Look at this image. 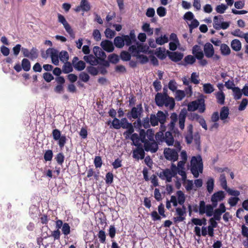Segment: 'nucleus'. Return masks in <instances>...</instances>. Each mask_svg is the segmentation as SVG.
Listing matches in <instances>:
<instances>
[{
	"instance_id": "1",
	"label": "nucleus",
	"mask_w": 248,
	"mask_h": 248,
	"mask_svg": "<svg viewBox=\"0 0 248 248\" xmlns=\"http://www.w3.org/2000/svg\"><path fill=\"white\" fill-rule=\"evenodd\" d=\"M163 90V93H158L155 95V101L156 105L159 107L165 105L166 107H169L170 109H173L175 106L174 99L170 97L167 93L164 92L165 89Z\"/></svg>"
},
{
	"instance_id": "2",
	"label": "nucleus",
	"mask_w": 248,
	"mask_h": 248,
	"mask_svg": "<svg viewBox=\"0 0 248 248\" xmlns=\"http://www.w3.org/2000/svg\"><path fill=\"white\" fill-rule=\"evenodd\" d=\"M190 170L194 177L198 178L203 171V163L201 155L193 156L190 161Z\"/></svg>"
},
{
	"instance_id": "3",
	"label": "nucleus",
	"mask_w": 248,
	"mask_h": 248,
	"mask_svg": "<svg viewBox=\"0 0 248 248\" xmlns=\"http://www.w3.org/2000/svg\"><path fill=\"white\" fill-rule=\"evenodd\" d=\"M187 110L189 111H194L198 110L200 113L204 112L205 110L204 99L199 98L190 102L187 105Z\"/></svg>"
},
{
	"instance_id": "4",
	"label": "nucleus",
	"mask_w": 248,
	"mask_h": 248,
	"mask_svg": "<svg viewBox=\"0 0 248 248\" xmlns=\"http://www.w3.org/2000/svg\"><path fill=\"white\" fill-rule=\"evenodd\" d=\"M187 132L185 139L187 144H190L193 141L196 145L199 146L200 143V136L198 133L193 135V125L189 124L187 127Z\"/></svg>"
},
{
	"instance_id": "5",
	"label": "nucleus",
	"mask_w": 248,
	"mask_h": 248,
	"mask_svg": "<svg viewBox=\"0 0 248 248\" xmlns=\"http://www.w3.org/2000/svg\"><path fill=\"white\" fill-rule=\"evenodd\" d=\"M143 112V108L141 104L137 105L136 107H133L130 111L127 113V117L129 119L132 118L136 119L140 117Z\"/></svg>"
},
{
	"instance_id": "6",
	"label": "nucleus",
	"mask_w": 248,
	"mask_h": 248,
	"mask_svg": "<svg viewBox=\"0 0 248 248\" xmlns=\"http://www.w3.org/2000/svg\"><path fill=\"white\" fill-rule=\"evenodd\" d=\"M186 207L185 205L182 206V207H177L176 208L175 215L176 217H173L174 222L175 223L183 221L186 217Z\"/></svg>"
},
{
	"instance_id": "7",
	"label": "nucleus",
	"mask_w": 248,
	"mask_h": 248,
	"mask_svg": "<svg viewBox=\"0 0 248 248\" xmlns=\"http://www.w3.org/2000/svg\"><path fill=\"white\" fill-rule=\"evenodd\" d=\"M164 154L165 158L173 162L176 161L178 158V152L175 149L166 148L164 150Z\"/></svg>"
},
{
	"instance_id": "8",
	"label": "nucleus",
	"mask_w": 248,
	"mask_h": 248,
	"mask_svg": "<svg viewBox=\"0 0 248 248\" xmlns=\"http://www.w3.org/2000/svg\"><path fill=\"white\" fill-rule=\"evenodd\" d=\"M46 53L50 57L52 62L54 65H59V53L58 50L53 48H49L46 50Z\"/></svg>"
},
{
	"instance_id": "9",
	"label": "nucleus",
	"mask_w": 248,
	"mask_h": 248,
	"mask_svg": "<svg viewBox=\"0 0 248 248\" xmlns=\"http://www.w3.org/2000/svg\"><path fill=\"white\" fill-rule=\"evenodd\" d=\"M144 148L146 152H151L152 153L156 152L158 149L156 142L155 140H152L145 142Z\"/></svg>"
},
{
	"instance_id": "10",
	"label": "nucleus",
	"mask_w": 248,
	"mask_h": 248,
	"mask_svg": "<svg viewBox=\"0 0 248 248\" xmlns=\"http://www.w3.org/2000/svg\"><path fill=\"white\" fill-rule=\"evenodd\" d=\"M91 9V6L88 0H81L79 5L75 8V11L76 12L80 11L85 12L89 11Z\"/></svg>"
},
{
	"instance_id": "11",
	"label": "nucleus",
	"mask_w": 248,
	"mask_h": 248,
	"mask_svg": "<svg viewBox=\"0 0 248 248\" xmlns=\"http://www.w3.org/2000/svg\"><path fill=\"white\" fill-rule=\"evenodd\" d=\"M225 198V193L223 191H219L215 193L211 197V201L214 207H216L217 202L222 201Z\"/></svg>"
},
{
	"instance_id": "12",
	"label": "nucleus",
	"mask_w": 248,
	"mask_h": 248,
	"mask_svg": "<svg viewBox=\"0 0 248 248\" xmlns=\"http://www.w3.org/2000/svg\"><path fill=\"white\" fill-rule=\"evenodd\" d=\"M157 175L162 180H166L168 182H170L171 181L172 178L174 177L173 175H172L169 169H165L163 171L157 173Z\"/></svg>"
},
{
	"instance_id": "13",
	"label": "nucleus",
	"mask_w": 248,
	"mask_h": 248,
	"mask_svg": "<svg viewBox=\"0 0 248 248\" xmlns=\"http://www.w3.org/2000/svg\"><path fill=\"white\" fill-rule=\"evenodd\" d=\"M203 51L206 57L212 58L215 53V50L213 45L210 43H206L204 45Z\"/></svg>"
},
{
	"instance_id": "14",
	"label": "nucleus",
	"mask_w": 248,
	"mask_h": 248,
	"mask_svg": "<svg viewBox=\"0 0 248 248\" xmlns=\"http://www.w3.org/2000/svg\"><path fill=\"white\" fill-rule=\"evenodd\" d=\"M167 114V112H166V113H165L163 111L160 110L157 112L156 115V116L157 117V120L158 122L161 124V128L162 131H165V127L163 126V125L166 121Z\"/></svg>"
},
{
	"instance_id": "15",
	"label": "nucleus",
	"mask_w": 248,
	"mask_h": 248,
	"mask_svg": "<svg viewBox=\"0 0 248 248\" xmlns=\"http://www.w3.org/2000/svg\"><path fill=\"white\" fill-rule=\"evenodd\" d=\"M186 115L187 111L185 109H182L179 115V125L181 130H183L185 128V123Z\"/></svg>"
},
{
	"instance_id": "16",
	"label": "nucleus",
	"mask_w": 248,
	"mask_h": 248,
	"mask_svg": "<svg viewBox=\"0 0 248 248\" xmlns=\"http://www.w3.org/2000/svg\"><path fill=\"white\" fill-rule=\"evenodd\" d=\"M192 54L197 59H201L204 57V53L201 47L198 45H195L192 48Z\"/></svg>"
},
{
	"instance_id": "17",
	"label": "nucleus",
	"mask_w": 248,
	"mask_h": 248,
	"mask_svg": "<svg viewBox=\"0 0 248 248\" xmlns=\"http://www.w3.org/2000/svg\"><path fill=\"white\" fill-rule=\"evenodd\" d=\"M93 51L97 59L104 60L106 58L105 52L99 46H94L93 48Z\"/></svg>"
},
{
	"instance_id": "18",
	"label": "nucleus",
	"mask_w": 248,
	"mask_h": 248,
	"mask_svg": "<svg viewBox=\"0 0 248 248\" xmlns=\"http://www.w3.org/2000/svg\"><path fill=\"white\" fill-rule=\"evenodd\" d=\"M101 46L105 51L111 52L114 50V46L112 42L106 40L101 43Z\"/></svg>"
},
{
	"instance_id": "19",
	"label": "nucleus",
	"mask_w": 248,
	"mask_h": 248,
	"mask_svg": "<svg viewBox=\"0 0 248 248\" xmlns=\"http://www.w3.org/2000/svg\"><path fill=\"white\" fill-rule=\"evenodd\" d=\"M168 56L170 59L175 62H177L181 60L183 57V54L178 52H167Z\"/></svg>"
},
{
	"instance_id": "20",
	"label": "nucleus",
	"mask_w": 248,
	"mask_h": 248,
	"mask_svg": "<svg viewBox=\"0 0 248 248\" xmlns=\"http://www.w3.org/2000/svg\"><path fill=\"white\" fill-rule=\"evenodd\" d=\"M145 156V153L144 150L141 148H138L134 150L133 152V158L139 160L140 159H142Z\"/></svg>"
},
{
	"instance_id": "21",
	"label": "nucleus",
	"mask_w": 248,
	"mask_h": 248,
	"mask_svg": "<svg viewBox=\"0 0 248 248\" xmlns=\"http://www.w3.org/2000/svg\"><path fill=\"white\" fill-rule=\"evenodd\" d=\"M83 59L87 63H90L92 65H96L98 63V61L96 57L93 55L84 56Z\"/></svg>"
},
{
	"instance_id": "22",
	"label": "nucleus",
	"mask_w": 248,
	"mask_h": 248,
	"mask_svg": "<svg viewBox=\"0 0 248 248\" xmlns=\"http://www.w3.org/2000/svg\"><path fill=\"white\" fill-rule=\"evenodd\" d=\"M229 109L227 107H223L220 111V118L225 123V120L228 117Z\"/></svg>"
},
{
	"instance_id": "23",
	"label": "nucleus",
	"mask_w": 248,
	"mask_h": 248,
	"mask_svg": "<svg viewBox=\"0 0 248 248\" xmlns=\"http://www.w3.org/2000/svg\"><path fill=\"white\" fill-rule=\"evenodd\" d=\"M170 118L171 121L168 126L170 130H173L175 127V124L178 120L177 114L175 112L171 113Z\"/></svg>"
},
{
	"instance_id": "24",
	"label": "nucleus",
	"mask_w": 248,
	"mask_h": 248,
	"mask_svg": "<svg viewBox=\"0 0 248 248\" xmlns=\"http://www.w3.org/2000/svg\"><path fill=\"white\" fill-rule=\"evenodd\" d=\"M114 44L117 48H122L124 45L123 36L116 37L114 39Z\"/></svg>"
},
{
	"instance_id": "25",
	"label": "nucleus",
	"mask_w": 248,
	"mask_h": 248,
	"mask_svg": "<svg viewBox=\"0 0 248 248\" xmlns=\"http://www.w3.org/2000/svg\"><path fill=\"white\" fill-rule=\"evenodd\" d=\"M223 18L222 16H215L214 17L213 27L216 30L220 29V25L223 21Z\"/></svg>"
},
{
	"instance_id": "26",
	"label": "nucleus",
	"mask_w": 248,
	"mask_h": 248,
	"mask_svg": "<svg viewBox=\"0 0 248 248\" xmlns=\"http://www.w3.org/2000/svg\"><path fill=\"white\" fill-rule=\"evenodd\" d=\"M194 118H195L197 121V122L200 124L203 128H204L205 130H207V125L206 124L205 120L203 117L200 116L198 114H195L194 116Z\"/></svg>"
},
{
	"instance_id": "27",
	"label": "nucleus",
	"mask_w": 248,
	"mask_h": 248,
	"mask_svg": "<svg viewBox=\"0 0 248 248\" xmlns=\"http://www.w3.org/2000/svg\"><path fill=\"white\" fill-rule=\"evenodd\" d=\"M164 141H165L169 146L173 144L174 142V139L171 132L169 131L166 132Z\"/></svg>"
},
{
	"instance_id": "28",
	"label": "nucleus",
	"mask_w": 248,
	"mask_h": 248,
	"mask_svg": "<svg viewBox=\"0 0 248 248\" xmlns=\"http://www.w3.org/2000/svg\"><path fill=\"white\" fill-rule=\"evenodd\" d=\"M215 95L217 99V102L220 105H223L225 98L224 93L222 91H219L216 93Z\"/></svg>"
},
{
	"instance_id": "29",
	"label": "nucleus",
	"mask_w": 248,
	"mask_h": 248,
	"mask_svg": "<svg viewBox=\"0 0 248 248\" xmlns=\"http://www.w3.org/2000/svg\"><path fill=\"white\" fill-rule=\"evenodd\" d=\"M176 194L178 203L182 206L184 205L186 197L184 192L181 190H179L177 192Z\"/></svg>"
},
{
	"instance_id": "30",
	"label": "nucleus",
	"mask_w": 248,
	"mask_h": 248,
	"mask_svg": "<svg viewBox=\"0 0 248 248\" xmlns=\"http://www.w3.org/2000/svg\"><path fill=\"white\" fill-rule=\"evenodd\" d=\"M231 47L233 50L236 51H239L241 48V43L238 39H234L231 42Z\"/></svg>"
},
{
	"instance_id": "31",
	"label": "nucleus",
	"mask_w": 248,
	"mask_h": 248,
	"mask_svg": "<svg viewBox=\"0 0 248 248\" xmlns=\"http://www.w3.org/2000/svg\"><path fill=\"white\" fill-rule=\"evenodd\" d=\"M215 90L214 86L210 83H205L203 84V91L206 94H210Z\"/></svg>"
},
{
	"instance_id": "32",
	"label": "nucleus",
	"mask_w": 248,
	"mask_h": 248,
	"mask_svg": "<svg viewBox=\"0 0 248 248\" xmlns=\"http://www.w3.org/2000/svg\"><path fill=\"white\" fill-rule=\"evenodd\" d=\"M196 58L195 56L191 55H189L186 56L184 58L185 63L183 64L184 66L187 64H192L196 62Z\"/></svg>"
},
{
	"instance_id": "33",
	"label": "nucleus",
	"mask_w": 248,
	"mask_h": 248,
	"mask_svg": "<svg viewBox=\"0 0 248 248\" xmlns=\"http://www.w3.org/2000/svg\"><path fill=\"white\" fill-rule=\"evenodd\" d=\"M220 51L222 55L224 56L229 55L231 53L229 46L225 44H222L220 45Z\"/></svg>"
},
{
	"instance_id": "34",
	"label": "nucleus",
	"mask_w": 248,
	"mask_h": 248,
	"mask_svg": "<svg viewBox=\"0 0 248 248\" xmlns=\"http://www.w3.org/2000/svg\"><path fill=\"white\" fill-rule=\"evenodd\" d=\"M21 66L24 71L27 72L31 69V62L27 59L24 58L22 60Z\"/></svg>"
},
{
	"instance_id": "35",
	"label": "nucleus",
	"mask_w": 248,
	"mask_h": 248,
	"mask_svg": "<svg viewBox=\"0 0 248 248\" xmlns=\"http://www.w3.org/2000/svg\"><path fill=\"white\" fill-rule=\"evenodd\" d=\"M183 184L187 191H190L193 189V182L192 180L186 179L185 181H183Z\"/></svg>"
},
{
	"instance_id": "36",
	"label": "nucleus",
	"mask_w": 248,
	"mask_h": 248,
	"mask_svg": "<svg viewBox=\"0 0 248 248\" xmlns=\"http://www.w3.org/2000/svg\"><path fill=\"white\" fill-rule=\"evenodd\" d=\"M207 190L209 193H211L214 187V180L212 178H210L208 179L206 183Z\"/></svg>"
},
{
	"instance_id": "37",
	"label": "nucleus",
	"mask_w": 248,
	"mask_h": 248,
	"mask_svg": "<svg viewBox=\"0 0 248 248\" xmlns=\"http://www.w3.org/2000/svg\"><path fill=\"white\" fill-rule=\"evenodd\" d=\"M232 92L233 93V96L234 99L238 100L241 98L243 93L242 90H241L240 88L236 87L235 88L233 89Z\"/></svg>"
},
{
	"instance_id": "38",
	"label": "nucleus",
	"mask_w": 248,
	"mask_h": 248,
	"mask_svg": "<svg viewBox=\"0 0 248 248\" xmlns=\"http://www.w3.org/2000/svg\"><path fill=\"white\" fill-rule=\"evenodd\" d=\"M165 52V48L159 47L158 48L156 49L155 54L158 58L161 60H163L166 58Z\"/></svg>"
},
{
	"instance_id": "39",
	"label": "nucleus",
	"mask_w": 248,
	"mask_h": 248,
	"mask_svg": "<svg viewBox=\"0 0 248 248\" xmlns=\"http://www.w3.org/2000/svg\"><path fill=\"white\" fill-rule=\"evenodd\" d=\"M130 139L133 141V145L136 146H138L140 145V139L138 134L133 133L132 134Z\"/></svg>"
},
{
	"instance_id": "40",
	"label": "nucleus",
	"mask_w": 248,
	"mask_h": 248,
	"mask_svg": "<svg viewBox=\"0 0 248 248\" xmlns=\"http://www.w3.org/2000/svg\"><path fill=\"white\" fill-rule=\"evenodd\" d=\"M59 58L61 61L63 62H67L69 59V55L68 52L66 51H61L59 53Z\"/></svg>"
},
{
	"instance_id": "41",
	"label": "nucleus",
	"mask_w": 248,
	"mask_h": 248,
	"mask_svg": "<svg viewBox=\"0 0 248 248\" xmlns=\"http://www.w3.org/2000/svg\"><path fill=\"white\" fill-rule=\"evenodd\" d=\"M186 96L185 93L184 91L178 90L175 93V99L177 101H181Z\"/></svg>"
},
{
	"instance_id": "42",
	"label": "nucleus",
	"mask_w": 248,
	"mask_h": 248,
	"mask_svg": "<svg viewBox=\"0 0 248 248\" xmlns=\"http://www.w3.org/2000/svg\"><path fill=\"white\" fill-rule=\"evenodd\" d=\"M120 125H121V127H122L124 129H126L129 127L132 126L133 125L131 123H130L128 122L126 118H124L121 119Z\"/></svg>"
},
{
	"instance_id": "43",
	"label": "nucleus",
	"mask_w": 248,
	"mask_h": 248,
	"mask_svg": "<svg viewBox=\"0 0 248 248\" xmlns=\"http://www.w3.org/2000/svg\"><path fill=\"white\" fill-rule=\"evenodd\" d=\"M63 72L67 74L73 71L72 66L70 62H66L62 67Z\"/></svg>"
},
{
	"instance_id": "44",
	"label": "nucleus",
	"mask_w": 248,
	"mask_h": 248,
	"mask_svg": "<svg viewBox=\"0 0 248 248\" xmlns=\"http://www.w3.org/2000/svg\"><path fill=\"white\" fill-rule=\"evenodd\" d=\"M168 41V38L166 35L156 38V43L159 45H162L167 43Z\"/></svg>"
},
{
	"instance_id": "45",
	"label": "nucleus",
	"mask_w": 248,
	"mask_h": 248,
	"mask_svg": "<svg viewBox=\"0 0 248 248\" xmlns=\"http://www.w3.org/2000/svg\"><path fill=\"white\" fill-rule=\"evenodd\" d=\"M126 129L127 130L125 131L123 134L125 139H130L131 136L133 134V133L134 131V129L133 126L132 125L130 127H129L128 128H126Z\"/></svg>"
},
{
	"instance_id": "46",
	"label": "nucleus",
	"mask_w": 248,
	"mask_h": 248,
	"mask_svg": "<svg viewBox=\"0 0 248 248\" xmlns=\"http://www.w3.org/2000/svg\"><path fill=\"white\" fill-rule=\"evenodd\" d=\"M85 63L82 61H79L74 64V67L78 71H82L85 68Z\"/></svg>"
},
{
	"instance_id": "47",
	"label": "nucleus",
	"mask_w": 248,
	"mask_h": 248,
	"mask_svg": "<svg viewBox=\"0 0 248 248\" xmlns=\"http://www.w3.org/2000/svg\"><path fill=\"white\" fill-rule=\"evenodd\" d=\"M215 207L213 204L206 205L205 213L207 217H211L213 215L214 208Z\"/></svg>"
},
{
	"instance_id": "48",
	"label": "nucleus",
	"mask_w": 248,
	"mask_h": 248,
	"mask_svg": "<svg viewBox=\"0 0 248 248\" xmlns=\"http://www.w3.org/2000/svg\"><path fill=\"white\" fill-rule=\"evenodd\" d=\"M53 152L51 150H46L44 155V159L46 161H51L53 157Z\"/></svg>"
},
{
	"instance_id": "49",
	"label": "nucleus",
	"mask_w": 248,
	"mask_h": 248,
	"mask_svg": "<svg viewBox=\"0 0 248 248\" xmlns=\"http://www.w3.org/2000/svg\"><path fill=\"white\" fill-rule=\"evenodd\" d=\"M219 181L222 188L225 190L227 189V188L228 187L227 185V181L226 179V177L224 174H222L220 175Z\"/></svg>"
},
{
	"instance_id": "50",
	"label": "nucleus",
	"mask_w": 248,
	"mask_h": 248,
	"mask_svg": "<svg viewBox=\"0 0 248 248\" xmlns=\"http://www.w3.org/2000/svg\"><path fill=\"white\" fill-rule=\"evenodd\" d=\"M150 124L153 126H156L158 124V121L157 117L156 115L151 114L150 117Z\"/></svg>"
},
{
	"instance_id": "51",
	"label": "nucleus",
	"mask_w": 248,
	"mask_h": 248,
	"mask_svg": "<svg viewBox=\"0 0 248 248\" xmlns=\"http://www.w3.org/2000/svg\"><path fill=\"white\" fill-rule=\"evenodd\" d=\"M228 8V6L224 4H221L217 5L216 8V10L217 13L219 14H223L225 12L226 10Z\"/></svg>"
},
{
	"instance_id": "52",
	"label": "nucleus",
	"mask_w": 248,
	"mask_h": 248,
	"mask_svg": "<svg viewBox=\"0 0 248 248\" xmlns=\"http://www.w3.org/2000/svg\"><path fill=\"white\" fill-rule=\"evenodd\" d=\"M66 31L69 33V35L72 38H75V34L71 28L70 25L68 23H66L63 25Z\"/></svg>"
},
{
	"instance_id": "53",
	"label": "nucleus",
	"mask_w": 248,
	"mask_h": 248,
	"mask_svg": "<svg viewBox=\"0 0 248 248\" xmlns=\"http://www.w3.org/2000/svg\"><path fill=\"white\" fill-rule=\"evenodd\" d=\"M168 87L172 92L176 91L177 84L174 80H170L168 84Z\"/></svg>"
},
{
	"instance_id": "54",
	"label": "nucleus",
	"mask_w": 248,
	"mask_h": 248,
	"mask_svg": "<svg viewBox=\"0 0 248 248\" xmlns=\"http://www.w3.org/2000/svg\"><path fill=\"white\" fill-rule=\"evenodd\" d=\"M105 34L107 38L111 39L115 35L116 33L114 31L107 28L105 31Z\"/></svg>"
},
{
	"instance_id": "55",
	"label": "nucleus",
	"mask_w": 248,
	"mask_h": 248,
	"mask_svg": "<svg viewBox=\"0 0 248 248\" xmlns=\"http://www.w3.org/2000/svg\"><path fill=\"white\" fill-rule=\"evenodd\" d=\"M62 233L65 235H67L70 233V227L67 223H64L62 228Z\"/></svg>"
},
{
	"instance_id": "56",
	"label": "nucleus",
	"mask_w": 248,
	"mask_h": 248,
	"mask_svg": "<svg viewBox=\"0 0 248 248\" xmlns=\"http://www.w3.org/2000/svg\"><path fill=\"white\" fill-rule=\"evenodd\" d=\"M38 54L36 48L33 47L30 51L29 58L33 60L38 57Z\"/></svg>"
},
{
	"instance_id": "57",
	"label": "nucleus",
	"mask_w": 248,
	"mask_h": 248,
	"mask_svg": "<svg viewBox=\"0 0 248 248\" xmlns=\"http://www.w3.org/2000/svg\"><path fill=\"white\" fill-rule=\"evenodd\" d=\"M206 208V205L203 201H200L199 203V212L200 214L203 215L205 213V209Z\"/></svg>"
},
{
	"instance_id": "58",
	"label": "nucleus",
	"mask_w": 248,
	"mask_h": 248,
	"mask_svg": "<svg viewBox=\"0 0 248 248\" xmlns=\"http://www.w3.org/2000/svg\"><path fill=\"white\" fill-rule=\"evenodd\" d=\"M146 132L143 129L140 130V136L139 138L140 139V141H141L142 143L145 144V142L148 141L147 139H146Z\"/></svg>"
},
{
	"instance_id": "59",
	"label": "nucleus",
	"mask_w": 248,
	"mask_h": 248,
	"mask_svg": "<svg viewBox=\"0 0 248 248\" xmlns=\"http://www.w3.org/2000/svg\"><path fill=\"white\" fill-rule=\"evenodd\" d=\"M79 78L82 81L87 82L90 79V76L88 74L82 72L79 74Z\"/></svg>"
},
{
	"instance_id": "60",
	"label": "nucleus",
	"mask_w": 248,
	"mask_h": 248,
	"mask_svg": "<svg viewBox=\"0 0 248 248\" xmlns=\"http://www.w3.org/2000/svg\"><path fill=\"white\" fill-rule=\"evenodd\" d=\"M98 236L99 239V241L101 243H105L106 242V233L103 230H100L98 234Z\"/></svg>"
},
{
	"instance_id": "61",
	"label": "nucleus",
	"mask_w": 248,
	"mask_h": 248,
	"mask_svg": "<svg viewBox=\"0 0 248 248\" xmlns=\"http://www.w3.org/2000/svg\"><path fill=\"white\" fill-rule=\"evenodd\" d=\"M120 56L122 60L124 61H129L131 59L130 54L128 52L124 51L121 52Z\"/></svg>"
},
{
	"instance_id": "62",
	"label": "nucleus",
	"mask_w": 248,
	"mask_h": 248,
	"mask_svg": "<svg viewBox=\"0 0 248 248\" xmlns=\"http://www.w3.org/2000/svg\"><path fill=\"white\" fill-rule=\"evenodd\" d=\"M86 70L88 73H89L91 75L93 76H96L98 74V71L96 68L90 66H88L86 68Z\"/></svg>"
},
{
	"instance_id": "63",
	"label": "nucleus",
	"mask_w": 248,
	"mask_h": 248,
	"mask_svg": "<svg viewBox=\"0 0 248 248\" xmlns=\"http://www.w3.org/2000/svg\"><path fill=\"white\" fill-rule=\"evenodd\" d=\"M156 12L160 17H163L166 15V9L165 7L160 6L157 9Z\"/></svg>"
},
{
	"instance_id": "64",
	"label": "nucleus",
	"mask_w": 248,
	"mask_h": 248,
	"mask_svg": "<svg viewBox=\"0 0 248 248\" xmlns=\"http://www.w3.org/2000/svg\"><path fill=\"white\" fill-rule=\"evenodd\" d=\"M55 159L59 164L62 165L64 160V156L62 153H60L57 155Z\"/></svg>"
}]
</instances>
